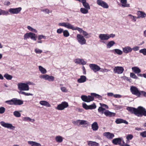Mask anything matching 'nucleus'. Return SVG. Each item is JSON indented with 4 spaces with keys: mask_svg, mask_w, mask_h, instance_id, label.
Instances as JSON below:
<instances>
[{
    "mask_svg": "<svg viewBox=\"0 0 146 146\" xmlns=\"http://www.w3.org/2000/svg\"><path fill=\"white\" fill-rule=\"evenodd\" d=\"M127 110L130 112L134 114L139 117H142L143 116H146V110L142 106H139L137 108L128 107Z\"/></svg>",
    "mask_w": 146,
    "mask_h": 146,
    "instance_id": "f257e3e1",
    "label": "nucleus"
},
{
    "mask_svg": "<svg viewBox=\"0 0 146 146\" xmlns=\"http://www.w3.org/2000/svg\"><path fill=\"white\" fill-rule=\"evenodd\" d=\"M58 25L59 26L64 27L67 29H71L73 30H77L80 33L82 34L84 31L81 28L78 27H74L72 25L67 22L60 23L58 24Z\"/></svg>",
    "mask_w": 146,
    "mask_h": 146,
    "instance_id": "f03ea898",
    "label": "nucleus"
},
{
    "mask_svg": "<svg viewBox=\"0 0 146 146\" xmlns=\"http://www.w3.org/2000/svg\"><path fill=\"white\" fill-rule=\"evenodd\" d=\"M18 89L20 91H28L29 90V85L23 83H19L17 84Z\"/></svg>",
    "mask_w": 146,
    "mask_h": 146,
    "instance_id": "7ed1b4c3",
    "label": "nucleus"
},
{
    "mask_svg": "<svg viewBox=\"0 0 146 146\" xmlns=\"http://www.w3.org/2000/svg\"><path fill=\"white\" fill-rule=\"evenodd\" d=\"M76 39L78 42L81 45H83L86 44V41L84 37L80 34H77Z\"/></svg>",
    "mask_w": 146,
    "mask_h": 146,
    "instance_id": "20e7f679",
    "label": "nucleus"
},
{
    "mask_svg": "<svg viewBox=\"0 0 146 146\" xmlns=\"http://www.w3.org/2000/svg\"><path fill=\"white\" fill-rule=\"evenodd\" d=\"M30 38L32 40L36 41V35L31 32L25 34L24 36V39L27 40L28 38Z\"/></svg>",
    "mask_w": 146,
    "mask_h": 146,
    "instance_id": "39448f33",
    "label": "nucleus"
},
{
    "mask_svg": "<svg viewBox=\"0 0 146 146\" xmlns=\"http://www.w3.org/2000/svg\"><path fill=\"white\" fill-rule=\"evenodd\" d=\"M130 90L132 94L135 95L138 97H140V91L135 86H131L130 87Z\"/></svg>",
    "mask_w": 146,
    "mask_h": 146,
    "instance_id": "423d86ee",
    "label": "nucleus"
},
{
    "mask_svg": "<svg viewBox=\"0 0 146 146\" xmlns=\"http://www.w3.org/2000/svg\"><path fill=\"white\" fill-rule=\"evenodd\" d=\"M81 98L83 101L87 102H90L94 100V97L91 96L82 95Z\"/></svg>",
    "mask_w": 146,
    "mask_h": 146,
    "instance_id": "0eeeda50",
    "label": "nucleus"
},
{
    "mask_svg": "<svg viewBox=\"0 0 146 146\" xmlns=\"http://www.w3.org/2000/svg\"><path fill=\"white\" fill-rule=\"evenodd\" d=\"M0 123L3 127L11 129H13L15 128V126H13L11 123H6L3 121H1Z\"/></svg>",
    "mask_w": 146,
    "mask_h": 146,
    "instance_id": "6e6552de",
    "label": "nucleus"
},
{
    "mask_svg": "<svg viewBox=\"0 0 146 146\" xmlns=\"http://www.w3.org/2000/svg\"><path fill=\"white\" fill-rule=\"evenodd\" d=\"M100 41L101 42L105 43L104 41L107 40H108V34H101L99 35Z\"/></svg>",
    "mask_w": 146,
    "mask_h": 146,
    "instance_id": "1a4fd4ad",
    "label": "nucleus"
},
{
    "mask_svg": "<svg viewBox=\"0 0 146 146\" xmlns=\"http://www.w3.org/2000/svg\"><path fill=\"white\" fill-rule=\"evenodd\" d=\"M68 106V103L66 102H62L61 104L58 105L56 109L58 110H63Z\"/></svg>",
    "mask_w": 146,
    "mask_h": 146,
    "instance_id": "9d476101",
    "label": "nucleus"
},
{
    "mask_svg": "<svg viewBox=\"0 0 146 146\" xmlns=\"http://www.w3.org/2000/svg\"><path fill=\"white\" fill-rule=\"evenodd\" d=\"M82 106L86 110L94 109L96 108V106L95 103H93L90 105H88L86 103H83Z\"/></svg>",
    "mask_w": 146,
    "mask_h": 146,
    "instance_id": "9b49d317",
    "label": "nucleus"
},
{
    "mask_svg": "<svg viewBox=\"0 0 146 146\" xmlns=\"http://www.w3.org/2000/svg\"><path fill=\"white\" fill-rule=\"evenodd\" d=\"M124 70V69L123 67L119 66L115 67L113 70L114 73L118 74H122Z\"/></svg>",
    "mask_w": 146,
    "mask_h": 146,
    "instance_id": "f8f14e48",
    "label": "nucleus"
},
{
    "mask_svg": "<svg viewBox=\"0 0 146 146\" xmlns=\"http://www.w3.org/2000/svg\"><path fill=\"white\" fill-rule=\"evenodd\" d=\"M22 10V8L19 7L15 8H10L9 10V12L11 14H18Z\"/></svg>",
    "mask_w": 146,
    "mask_h": 146,
    "instance_id": "ddd939ff",
    "label": "nucleus"
},
{
    "mask_svg": "<svg viewBox=\"0 0 146 146\" xmlns=\"http://www.w3.org/2000/svg\"><path fill=\"white\" fill-rule=\"evenodd\" d=\"M97 4L103 8L105 9H107L108 8L109 6L108 4L102 0H97Z\"/></svg>",
    "mask_w": 146,
    "mask_h": 146,
    "instance_id": "4468645a",
    "label": "nucleus"
},
{
    "mask_svg": "<svg viewBox=\"0 0 146 146\" xmlns=\"http://www.w3.org/2000/svg\"><path fill=\"white\" fill-rule=\"evenodd\" d=\"M89 66L90 68L94 72L98 71L101 69L96 64H90Z\"/></svg>",
    "mask_w": 146,
    "mask_h": 146,
    "instance_id": "2eb2a0df",
    "label": "nucleus"
},
{
    "mask_svg": "<svg viewBox=\"0 0 146 146\" xmlns=\"http://www.w3.org/2000/svg\"><path fill=\"white\" fill-rule=\"evenodd\" d=\"M124 143V141L121 138H117L114 139L112 141V143L114 145H117L118 144L121 145V142Z\"/></svg>",
    "mask_w": 146,
    "mask_h": 146,
    "instance_id": "dca6fc26",
    "label": "nucleus"
},
{
    "mask_svg": "<svg viewBox=\"0 0 146 146\" xmlns=\"http://www.w3.org/2000/svg\"><path fill=\"white\" fill-rule=\"evenodd\" d=\"M103 135L104 136L106 137L107 138L109 139H112L114 136V134L109 132L104 133Z\"/></svg>",
    "mask_w": 146,
    "mask_h": 146,
    "instance_id": "f3484780",
    "label": "nucleus"
},
{
    "mask_svg": "<svg viewBox=\"0 0 146 146\" xmlns=\"http://www.w3.org/2000/svg\"><path fill=\"white\" fill-rule=\"evenodd\" d=\"M137 15L138 19L140 18H144L146 17V13L143 12L141 11H138L137 12Z\"/></svg>",
    "mask_w": 146,
    "mask_h": 146,
    "instance_id": "a211bd4d",
    "label": "nucleus"
},
{
    "mask_svg": "<svg viewBox=\"0 0 146 146\" xmlns=\"http://www.w3.org/2000/svg\"><path fill=\"white\" fill-rule=\"evenodd\" d=\"M14 105H20L23 103V101L17 98H13Z\"/></svg>",
    "mask_w": 146,
    "mask_h": 146,
    "instance_id": "6ab92c4d",
    "label": "nucleus"
},
{
    "mask_svg": "<svg viewBox=\"0 0 146 146\" xmlns=\"http://www.w3.org/2000/svg\"><path fill=\"white\" fill-rule=\"evenodd\" d=\"M123 52L125 54H127L131 52L132 50V49L129 46H125L123 48Z\"/></svg>",
    "mask_w": 146,
    "mask_h": 146,
    "instance_id": "aec40b11",
    "label": "nucleus"
},
{
    "mask_svg": "<svg viewBox=\"0 0 146 146\" xmlns=\"http://www.w3.org/2000/svg\"><path fill=\"white\" fill-rule=\"evenodd\" d=\"M39 104L42 106H45L46 107H50L51 106L50 104L49 103L46 101H40L39 102Z\"/></svg>",
    "mask_w": 146,
    "mask_h": 146,
    "instance_id": "412c9836",
    "label": "nucleus"
},
{
    "mask_svg": "<svg viewBox=\"0 0 146 146\" xmlns=\"http://www.w3.org/2000/svg\"><path fill=\"white\" fill-rule=\"evenodd\" d=\"M92 129L94 131H96L98 130L99 127L97 123L94 122L91 125Z\"/></svg>",
    "mask_w": 146,
    "mask_h": 146,
    "instance_id": "4be33fe9",
    "label": "nucleus"
},
{
    "mask_svg": "<svg viewBox=\"0 0 146 146\" xmlns=\"http://www.w3.org/2000/svg\"><path fill=\"white\" fill-rule=\"evenodd\" d=\"M104 114L107 117H111L115 115V113L110 111L108 110H106L105 111Z\"/></svg>",
    "mask_w": 146,
    "mask_h": 146,
    "instance_id": "5701e85b",
    "label": "nucleus"
},
{
    "mask_svg": "<svg viewBox=\"0 0 146 146\" xmlns=\"http://www.w3.org/2000/svg\"><path fill=\"white\" fill-rule=\"evenodd\" d=\"M115 122L117 124L124 123L125 124H127L128 123V122L120 118L117 119L115 121Z\"/></svg>",
    "mask_w": 146,
    "mask_h": 146,
    "instance_id": "b1692460",
    "label": "nucleus"
},
{
    "mask_svg": "<svg viewBox=\"0 0 146 146\" xmlns=\"http://www.w3.org/2000/svg\"><path fill=\"white\" fill-rule=\"evenodd\" d=\"M121 3H122L121 6L123 7H130V4L127 3V0H121Z\"/></svg>",
    "mask_w": 146,
    "mask_h": 146,
    "instance_id": "393cba45",
    "label": "nucleus"
},
{
    "mask_svg": "<svg viewBox=\"0 0 146 146\" xmlns=\"http://www.w3.org/2000/svg\"><path fill=\"white\" fill-rule=\"evenodd\" d=\"M87 142L89 146H99V144L95 141H88Z\"/></svg>",
    "mask_w": 146,
    "mask_h": 146,
    "instance_id": "a878e982",
    "label": "nucleus"
},
{
    "mask_svg": "<svg viewBox=\"0 0 146 146\" xmlns=\"http://www.w3.org/2000/svg\"><path fill=\"white\" fill-rule=\"evenodd\" d=\"M86 80V77L84 76H81L80 78L77 80V82L79 83H83L85 82Z\"/></svg>",
    "mask_w": 146,
    "mask_h": 146,
    "instance_id": "bb28decb",
    "label": "nucleus"
},
{
    "mask_svg": "<svg viewBox=\"0 0 146 146\" xmlns=\"http://www.w3.org/2000/svg\"><path fill=\"white\" fill-rule=\"evenodd\" d=\"M115 44L114 41L111 40L106 45V47L107 48H110Z\"/></svg>",
    "mask_w": 146,
    "mask_h": 146,
    "instance_id": "cd10ccee",
    "label": "nucleus"
},
{
    "mask_svg": "<svg viewBox=\"0 0 146 146\" xmlns=\"http://www.w3.org/2000/svg\"><path fill=\"white\" fill-rule=\"evenodd\" d=\"M38 69L39 71L42 74H45L47 72L46 70L41 66H38Z\"/></svg>",
    "mask_w": 146,
    "mask_h": 146,
    "instance_id": "c85d7f7f",
    "label": "nucleus"
},
{
    "mask_svg": "<svg viewBox=\"0 0 146 146\" xmlns=\"http://www.w3.org/2000/svg\"><path fill=\"white\" fill-rule=\"evenodd\" d=\"M132 69L133 71L136 74H138L141 72V70L137 67H132Z\"/></svg>",
    "mask_w": 146,
    "mask_h": 146,
    "instance_id": "c756f323",
    "label": "nucleus"
},
{
    "mask_svg": "<svg viewBox=\"0 0 146 146\" xmlns=\"http://www.w3.org/2000/svg\"><path fill=\"white\" fill-rule=\"evenodd\" d=\"M63 137L60 136H57L55 137V140L56 142L60 143L63 141Z\"/></svg>",
    "mask_w": 146,
    "mask_h": 146,
    "instance_id": "7c9ffc66",
    "label": "nucleus"
},
{
    "mask_svg": "<svg viewBox=\"0 0 146 146\" xmlns=\"http://www.w3.org/2000/svg\"><path fill=\"white\" fill-rule=\"evenodd\" d=\"M88 10L87 8H81L80 9V12L84 14H86L88 13Z\"/></svg>",
    "mask_w": 146,
    "mask_h": 146,
    "instance_id": "2f4dec72",
    "label": "nucleus"
},
{
    "mask_svg": "<svg viewBox=\"0 0 146 146\" xmlns=\"http://www.w3.org/2000/svg\"><path fill=\"white\" fill-rule=\"evenodd\" d=\"M114 53L116 54L119 55H121L123 54V52L120 50L118 49H115L113 50Z\"/></svg>",
    "mask_w": 146,
    "mask_h": 146,
    "instance_id": "473e14b6",
    "label": "nucleus"
},
{
    "mask_svg": "<svg viewBox=\"0 0 146 146\" xmlns=\"http://www.w3.org/2000/svg\"><path fill=\"white\" fill-rule=\"evenodd\" d=\"M4 77L7 80H10L13 78L12 76L8 74L7 73L5 74L4 75Z\"/></svg>",
    "mask_w": 146,
    "mask_h": 146,
    "instance_id": "72a5a7b5",
    "label": "nucleus"
},
{
    "mask_svg": "<svg viewBox=\"0 0 146 146\" xmlns=\"http://www.w3.org/2000/svg\"><path fill=\"white\" fill-rule=\"evenodd\" d=\"M82 4L84 8H87L88 9H90V7L89 4L86 2V0L84 1L82 3Z\"/></svg>",
    "mask_w": 146,
    "mask_h": 146,
    "instance_id": "f704fd0d",
    "label": "nucleus"
},
{
    "mask_svg": "<svg viewBox=\"0 0 146 146\" xmlns=\"http://www.w3.org/2000/svg\"><path fill=\"white\" fill-rule=\"evenodd\" d=\"M91 95L92 96H94V97H96L97 98H98V99H99L100 100H102V97L101 96L98 94H97L96 93H91Z\"/></svg>",
    "mask_w": 146,
    "mask_h": 146,
    "instance_id": "c9c22d12",
    "label": "nucleus"
},
{
    "mask_svg": "<svg viewBox=\"0 0 146 146\" xmlns=\"http://www.w3.org/2000/svg\"><path fill=\"white\" fill-rule=\"evenodd\" d=\"M128 16L130 17V18L131 19L132 21L134 22H136L137 19H138L137 17L133 16L131 14H129Z\"/></svg>",
    "mask_w": 146,
    "mask_h": 146,
    "instance_id": "e433bc0d",
    "label": "nucleus"
},
{
    "mask_svg": "<svg viewBox=\"0 0 146 146\" xmlns=\"http://www.w3.org/2000/svg\"><path fill=\"white\" fill-rule=\"evenodd\" d=\"M9 14V12L8 11L2 10L0 9V15H7Z\"/></svg>",
    "mask_w": 146,
    "mask_h": 146,
    "instance_id": "4c0bfd02",
    "label": "nucleus"
},
{
    "mask_svg": "<svg viewBox=\"0 0 146 146\" xmlns=\"http://www.w3.org/2000/svg\"><path fill=\"white\" fill-rule=\"evenodd\" d=\"M23 120L25 121H29L31 122H33L35 121V120L33 119H31L29 117H25L23 119Z\"/></svg>",
    "mask_w": 146,
    "mask_h": 146,
    "instance_id": "58836bf2",
    "label": "nucleus"
},
{
    "mask_svg": "<svg viewBox=\"0 0 146 146\" xmlns=\"http://www.w3.org/2000/svg\"><path fill=\"white\" fill-rule=\"evenodd\" d=\"M98 111L102 114L104 113V111H106L105 109L102 107H100L98 109Z\"/></svg>",
    "mask_w": 146,
    "mask_h": 146,
    "instance_id": "ea45409f",
    "label": "nucleus"
},
{
    "mask_svg": "<svg viewBox=\"0 0 146 146\" xmlns=\"http://www.w3.org/2000/svg\"><path fill=\"white\" fill-rule=\"evenodd\" d=\"M13 115L16 117H20L21 116V113L18 111H15L13 112Z\"/></svg>",
    "mask_w": 146,
    "mask_h": 146,
    "instance_id": "a19ab883",
    "label": "nucleus"
},
{
    "mask_svg": "<svg viewBox=\"0 0 146 146\" xmlns=\"http://www.w3.org/2000/svg\"><path fill=\"white\" fill-rule=\"evenodd\" d=\"M80 121L79 125L88 124V122L87 121L80 120Z\"/></svg>",
    "mask_w": 146,
    "mask_h": 146,
    "instance_id": "79ce46f5",
    "label": "nucleus"
},
{
    "mask_svg": "<svg viewBox=\"0 0 146 146\" xmlns=\"http://www.w3.org/2000/svg\"><path fill=\"white\" fill-rule=\"evenodd\" d=\"M54 78L53 76L48 75L47 80L49 82H52L54 80Z\"/></svg>",
    "mask_w": 146,
    "mask_h": 146,
    "instance_id": "37998d69",
    "label": "nucleus"
},
{
    "mask_svg": "<svg viewBox=\"0 0 146 146\" xmlns=\"http://www.w3.org/2000/svg\"><path fill=\"white\" fill-rule=\"evenodd\" d=\"M139 52L142 54L144 56H146V48H144L140 50Z\"/></svg>",
    "mask_w": 146,
    "mask_h": 146,
    "instance_id": "c03bdc74",
    "label": "nucleus"
},
{
    "mask_svg": "<svg viewBox=\"0 0 146 146\" xmlns=\"http://www.w3.org/2000/svg\"><path fill=\"white\" fill-rule=\"evenodd\" d=\"M48 75H42L39 76V78L41 79H43L45 80H47Z\"/></svg>",
    "mask_w": 146,
    "mask_h": 146,
    "instance_id": "a18cd8bd",
    "label": "nucleus"
},
{
    "mask_svg": "<svg viewBox=\"0 0 146 146\" xmlns=\"http://www.w3.org/2000/svg\"><path fill=\"white\" fill-rule=\"evenodd\" d=\"M63 35L65 37H67L69 36L70 34L68 31L67 30H65L63 32Z\"/></svg>",
    "mask_w": 146,
    "mask_h": 146,
    "instance_id": "49530a36",
    "label": "nucleus"
},
{
    "mask_svg": "<svg viewBox=\"0 0 146 146\" xmlns=\"http://www.w3.org/2000/svg\"><path fill=\"white\" fill-rule=\"evenodd\" d=\"M27 28L29 31H31L34 32L35 33H36L37 32V31L35 29H33L30 26H28Z\"/></svg>",
    "mask_w": 146,
    "mask_h": 146,
    "instance_id": "de8ad7c7",
    "label": "nucleus"
},
{
    "mask_svg": "<svg viewBox=\"0 0 146 146\" xmlns=\"http://www.w3.org/2000/svg\"><path fill=\"white\" fill-rule=\"evenodd\" d=\"M5 103H7L9 105H14L13 103V98L12 99L6 101L5 102Z\"/></svg>",
    "mask_w": 146,
    "mask_h": 146,
    "instance_id": "09e8293b",
    "label": "nucleus"
},
{
    "mask_svg": "<svg viewBox=\"0 0 146 146\" xmlns=\"http://www.w3.org/2000/svg\"><path fill=\"white\" fill-rule=\"evenodd\" d=\"M35 51L36 53L38 54H41L42 52V50L37 48L35 49Z\"/></svg>",
    "mask_w": 146,
    "mask_h": 146,
    "instance_id": "8fccbe9b",
    "label": "nucleus"
},
{
    "mask_svg": "<svg viewBox=\"0 0 146 146\" xmlns=\"http://www.w3.org/2000/svg\"><path fill=\"white\" fill-rule=\"evenodd\" d=\"M130 76L132 78L137 79L138 77L133 73H131Z\"/></svg>",
    "mask_w": 146,
    "mask_h": 146,
    "instance_id": "3c124183",
    "label": "nucleus"
},
{
    "mask_svg": "<svg viewBox=\"0 0 146 146\" xmlns=\"http://www.w3.org/2000/svg\"><path fill=\"white\" fill-rule=\"evenodd\" d=\"M5 111V108L3 107H0V113H3Z\"/></svg>",
    "mask_w": 146,
    "mask_h": 146,
    "instance_id": "603ef678",
    "label": "nucleus"
},
{
    "mask_svg": "<svg viewBox=\"0 0 146 146\" xmlns=\"http://www.w3.org/2000/svg\"><path fill=\"white\" fill-rule=\"evenodd\" d=\"M81 59L80 58H77L76 59L74 60V62L76 64H80V61Z\"/></svg>",
    "mask_w": 146,
    "mask_h": 146,
    "instance_id": "864d4df0",
    "label": "nucleus"
},
{
    "mask_svg": "<svg viewBox=\"0 0 146 146\" xmlns=\"http://www.w3.org/2000/svg\"><path fill=\"white\" fill-rule=\"evenodd\" d=\"M133 136L131 134H129L126 137V139L127 140H131L133 138Z\"/></svg>",
    "mask_w": 146,
    "mask_h": 146,
    "instance_id": "5fc2aeb1",
    "label": "nucleus"
},
{
    "mask_svg": "<svg viewBox=\"0 0 146 146\" xmlns=\"http://www.w3.org/2000/svg\"><path fill=\"white\" fill-rule=\"evenodd\" d=\"M42 38H46V37L43 35H40L38 36V40H40Z\"/></svg>",
    "mask_w": 146,
    "mask_h": 146,
    "instance_id": "6e6d98bb",
    "label": "nucleus"
},
{
    "mask_svg": "<svg viewBox=\"0 0 146 146\" xmlns=\"http://www.w3.org/2000/svg\"><path fill=\"white\" fill-rule=\"evenodd\" d=\"M140 135L143 137H146V131H144L141 133Z\"/></svg>",
    "mask_w": 146,
    "mask_h": 146,
    "instance_id": "4d7b16f0",
    "label": "nucleus"
},
{
    "mask_svg": "<svg viewBox=\"0 0 146 146\" xmlns=\"http://www.w3.org/2000/svg\"><path fill=\"white\" fill-rule=\"evenodd\" d=\"M83 35H84L85 36H87L86 37V38H88L89 37V36H88L89 35V34H88L87 33L86 31H83V33H82Z\"/></svg>",
    "mask_w": 146,
    "mask_h": 146,
    "instance_id": "13d9d810",
    "label": "nucleus"
},
{
    "mask_svg": "<svg viewBox=\"0 0 146 146\" xmlns=\"http://www.w3.org/2000/svg\"><path fill=\"white\" fill-rule=\"evenodd\" d=\"M60 89L61 91L64 92H66L68 91L66 88L64 87H61Z\"/></svg>",
    "mask_w": 146,
    "mask_h": 146,
    "instance_id": "bf43d9fd",
    "label": "nucleus"
},
{
    "mask_svg": "<svg viewBox=\"0 0 146 146\" xmlns=\"http://www.w3.org/2000/svg\"><path fill=\"white\" fill-rule=\"evenodd\" d=\"M80 120H78L76 121H74L72 123L74 125H79Z\"/></svg>",
    "mask_w": 146,
    "mask_h": 146,
    "instance_id": "052dcab7",
    "label": "nucleus"
},
{
    "mask_svg": "<svg viewBox=\"0 0 146 146\" xmlns=\"http://www.w3.org/2000/svg\"><path fill=\"white\" fill-rule=\"evenodd\" d=\"M64 31H63V30L62 29H59L57 30V33L58 34H61L62 32L63 33V32Z\"/></svg>",
    "mask_w": 146,
    "mask_h": 146,
    "instance_id": "680f3d73",
    "label": "nucleus"
},
{
    "mask_svg": "<svg viewBox=\"0 0 146 146\" xmlns=\"http://www.w3.org/2000/svg\"><path fill=\"white\" fill-rule=\"evenodd\" d=\"M139 46H135L133 47V48H132V50H133L134 51H135L139 50Z\"/></svg>",
    "mask_w": 146,
    "mask_h": 146,
    "instance_id": "e2e57ef3",
    "label": "nucleus"
},
{
    "mask_svg": "<svg viewBox=\"0 0 146 146\" xmlns=\"http://www.w3.org/2000/svg\"><path fill=\"white\" fill-rule=\"evenodd\" d=\"M141 95H143L145 97H146V92L143 91H141L140 93V96Z\"/></svg>",
    "mask_w": 146,
    "mask_h": 146,
    "instance_id": "0e129e2a",
    "label": "nucleus"
},
{
    "mask_svg": "<svg viewBox=\"0 0 146 146\" xmlns=\"http://www.w3.org/2000/svg\"><path fill=\"white\" fill-rule=\"evenodd\" d=\"M86 63V62L85 61H84V60L82 59H81V60L80 61V64L82 65H85Z\"/></svg>",
    "mask_w": 146,
    "mask_h": 146,
    "instance_id": "69168bd1",
    "label": "nucleus"
},
{
    "mask_svg": "<svg viewBox=\"0 0 146 146\" xmlns=\"http://www.w3.org/2000/svg\"><path fill=\"white\" fill-rule=\"evenodd\" d=\"M100 72H108L109 71V70L106 69V68H104V69H102L101 68V69L100 70Z\"/></svg>",
    "mask_w": 146,
    "mask_h": 146,
    "instance_id": "338daca9",
    "label": "nucleus"
},
{
    "mask_svg": "<svg viewBox=\"0 0 146 146\" xmlns=\"http://www.w3.org/2000/svg\"><path fill=\"white\" fill-rule=\"evenodd\" d=\"M115 35L114 34H111L110 35H109L108 34V40L110 38H113L115 36Z\"/></svg>",
    "mask_w": 146,
    "mask_h": 146,
    "instance_id": "774afa93",
    "label": "nucleus"
}]
</instances>
